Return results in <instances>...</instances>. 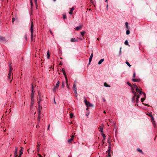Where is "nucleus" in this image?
I'll return each mask as SVG.
<instances>
[{
    "instance_id": "nucleus-16",
    "label": "nucleus",
    "mask_w": 157,
    "mask_h": 157,
    "mask_svg": "<svg viewBox=\"0 0 157 157\" xmlns=\"http://www.w3.org/2000/svg\"><path fill=\"white\" fill-rule=\"evenodd\" d=\"M37 147H38L37 148V152H39V151H40V148L39 147L40 146V144H38V143L37 142Z\"/></svg>"
},
{
    "instance_id": "nucleus-5",
    "label": "nucleus",
    "mask_w": 157,
    "mask_h": 157,
    "mask_svg": "<svg viewBox=\"0 0 157 157\" xmlns=\"http://www.w3.org/2000/svg\"><path fill=\"white\" fill-rule=\"evenodd\" d=\"M42 109V107L40 106V103H39L38 107V113L39 114H41V110Z\"/></svg>"
},
{
    "instance_id": "nucleus-17",
    "label": "nucleus",
    "mask_w": 157,
    "mask_h": 157,
    "mask_svg": "<svg viewBox=\"0 0 157 157\" xmlns=\"http://www.w3.org/2000/svg\"><path fill=\"white\" fill-rule=\"evenodd\" d=\"M132 81H133V82H139L140 81V80L139 79H136L135 78H133L132 79Z\"/></svg>"
},
{
    "instance_id": "nucleus-4",
    "label": "nucleus",
    "mask_w": 157,
    "mask_h": 157,
    "mask_svg": "<svg viewBox=\"0 0 157 157\" xmlns=\"http://www.w3.org/2000/svg\"><path fill=\"white\" fill-rule=\"evenodd\" d=\"M33 21H32L31 22V29H30L32 38H33L32 35L33 34Z\"/></svg>"
},
{
    "instance_id": "nucleus-46",
    "label": "nucleus",
    "mask_w": 157,
    "mask_h": 157,
    "mask_svg": "<svg viewBox=\"0 0 157 157\" xmlns=\"http://www.w3.org/2000/svg\"><path fill=\"white\" fill-rule=\"evenodd\" d=\"M30 4H31V7L32 8V6H33V3L32 2V0H30Z\"/></svg>"
},
{
    "instance_id": "nucleus-61",
    "label": "nucleus",
    "mask_w": 157,
    "mask_h": 157,
    "mask_svg": "<svg viewBox=\"0 0 157 157\" xmlns=\"http://www.w3.org/2000/svg\"><path fill=\"white\" fill-rule=\"evenodd\" d=\"M34 1L35 3V4L36 5L37 4V0H34Z\"/></svg>"
},
{
    "instance_id": "nucleus-50",
    "label": "nucleus",
    "mask_w": 157,
    "mask_h": 157,
    "mask_svg": "<svg viewBox=\"0 0 157 157\" xmlns=\"http://www.w3.org/2000/svg\"><path fill=\"white\" fill-rule=\"evenodd\" d=\"M34 86H33V85H32V90L33 89V91H34Z\"/></svg>"
},
{
    "instance_id": "nucleus-33",
    "label": "nucleus",
    "mask_w": 157,
    "mask_h": 157,
    "mask_svg": "<svg viewBox=\"0 0 157 157\" xmlns=\"http://www.w3.org/2000/svg\"><path fill=\"white\" fill-rule=\"evenodd\" d=\"M136 97L133 96L132 98V101L133 102H134L135 101V98Z\"/></svg>"
},
{
    "instance_id": "nucleus-25",
    "label": "nucleus",
    "mask_w": 157,
    "mask_h": 157,
    "mask_svg": "<svg viewBox=\"0 0 157 157\" xmlns=\"http://www.w3.org/2000/svg\"><path fill=\"white\" fill-rule=\"evenodd\" d=\"M18 147H15L14 154H17V151H18Z\"/></svg>"
},
{
    "instance_id": "nucleus-54",
    "label": "nucleus",
    "mask_w": 157,
    "mask_h": 157,
    "mask_svg": "<svg viewBox=\"0 0 157 157\" xmlns=\"http://www.w3.org/2000/svg\"><path fill=\"white\" fill-rule=\"evenodd\" d=\"M151 117V121H153V120H154V117H153V116H152Z\"/></svg>"
},
{
    "instance_id": "nucleus-21",
    "label": "nucleus",
    "mask_w": 157,
    "mask_h": 157,
    "mask_svg": "<svg viewBox=\"0 0 157 157\" xmlns=\"http://www.w3.org/2000/svg\"><path fill=\"white\" fill-rule=\"evenodd\" d=\"M104 86H105V87H110V86L109 85H108L107 83L106 82H105L104 83Z\"/></svg>"
},
{
    "instance_id": "nucleus-19",
    "label": "nucleus",
    "mask_w": 157,
    "mask_h": 157,
    "mask_svg": "<svg viewBox=\"0 0 157 157\" xmlns=\"http://www.w3.org/2000/svg\"><path fill=\"white\" fill-rule=\"evenodd\" d=\"M140 98V95H138L137 96L136 98V103H138L139 101V99Z\"/></svg>"
},
{
    "instance_id": "nucleus-62",
    "label": "nucleus",
    "mask_w": 157,
    "mask_h": 157,
    "mask_svg": "<svg viewBox=\"0 0 157 157\" xmlns=\"http://www.w3.org/2000/svg\"><path fill=\"white\" fill-rule=\"evenodd\" d=\"M37 155L38 156H39L40 157H41V156H42L40 154H38Z\"/></svg>"
},
{
    "instance_id": "nucleus-27",
    "label": "nucleus",
    "mask_w": 157,
    "mask_h": 157,
    "mask_svg": "<svg viewBox=\"0 0 157 157\" xmlns=\"http://www.w3.org/2000/svg\"><path fill=\"white\" fill-rule=\"evenodd\" d=\"M31 105H33V104L34 103V99H31Z\"/></svg>"
},
{
    "instance_id": "nucleus-3",
    "label": "nucleus",
    "mask_w": 157,
    "mask_h": 157,
    "mask_svg": "<svg viewBox=\"0 0 157 157\" xmlns=\"http://www.w3.org/2000/svg\"><path fill=\"white\" fill-rule=\"evenodd\" d=\"M109 149L108 150L106 151L107 154V156L108 157H111V155H110V151H111V146L110 145V144L109 146L108 147Z\"/></svg>"
},
{
    "instance_id": "nucleus-12",
    "label": "nucleus",
    "mask_w": 157,
    "mask_h": 157,
    "mask_svg": "<svg viewBox=\"0 0 157 157\" xmlns=\"http://www.w3.org/2000/svg\"><path fill=\"white\" fill-rule=\"evenodd\" d=\"M13 69L12 68L11 66H10V69L9 71V72L8 75H11L12 74H13L12 73V70Z\"/></svg>"
},
{
    "instance_id": "nucleus-36",
    "label": "nucleus",
    "mask_w": 157,
    "mask_h": 157,
    "mask_svg": "<svg viewBox=\"0 0 157 157\" xmlns=\"http://www.w3.org/2000/svg\"><path fill=\"white\" fill-rule=\"evenodd\" d=\"M130 33V32L129 30H128L126 31V34L127 35H128Z\"/></svg>"
},
{
    "instance_id": "nucleus-22",
    "label": "nucleus",
    "mask_w": 157,
    "mask_h": 157,
    "mask_svg": "<svg viewBox=\"0 0 157 157\" xmlns=\"http://www.w3.org/2000/svg\"><path fill=\"white\" fill-rule=\"evenodd\" d=\"M82 28V26H79L75 28V29L76 30H78L80 29H81Z\"/></svg>"
},
{
    "instance_id": "nucleus-56",
    "label": "nucleus",
    "mask_w": 157,
    "mask_h": 157,
    "mask_svg": "<svg viewBox=\"0 0 157 157\" xmlns=\"http://www.w3.org/2000/svg\"><path fill=\"white\" fill-rule=\"evenodd\" d=\"M38 96H39V98H40V94L39 92L38 93Z\"/></svg>"
},
{
    "instance_id": "nucleus-26",
    "label": "nucleus",
    "mask_w": 157,
    "mask_h": 157,
    "mask_svg": "<svg viewBox=\"0 0 157 157\" xmlns=\"http://www.w3.org/2000/svg\"><path fill=\"white\" fill-rule=\"evenodd\" d=\"M147 114L148 115V116L150 117H151L152 116V113H151L148 112L147 113Z\"/></svg>"
},
{
    "instance_id": "nucleus-42",
    "label": "nucleus",
    "mask_w": 157,
    "mask_h": 157,
    "mask_svg": "<svg viewBox=\"0 0 157 157\" xmlns=\"http://www.w3.org/2000/svg\"><path fill=\"white\" fill-rule=\"evenodd\" d=\"M127 84L131 87L132 86V85L129 82H127Z\"/></svg>"
},
{
    "instance_id": "nucleus-39",
    "label": "nucleus",
    "mask_w": 157,
    "mask_h": 157,
    "mask_svg": "<svg viewBox=\"0 0 157 157\" xmlns=\"http://www.w3.org/2000/svg\"><path fill=\"white\" fill-rule=\"evenodd\" d=\"M78 41V40H71V42H77Z\"/></svg>"
},
{
    "instance_id": "nucleus-51",
    "label": "nucleus",
    "mask_w": 157,
    "mask_h": 157,
    "mask_svg": "<svg viewBox=\"0 0 157 157\" xmlns=\"http://www.w3.org/2000/svg\"><path fill=\"white\" fill-rule=\"evenodd\" d=\"M143 104L144 105H145V106H149V105L148 104H145L144 103H143Z\"/></svg>"
},
{
    "instance_id": "nucleus-7",
    "label": "nucleus",
    "mask_w": 157,
    "mask_h": 157,
    "mask_svg": "<svg viewBox=\"0 0 157 157\" xmlns=\"http://www.w3.org/2000/svg\"><path fill=\"white\" fill-rule=\"evenodd\" d=\"M34 94V92L33 91V89L32 90V93L31 95V99H34L33 97Z\"/></svg>"
},
{
    "instance_id": "nucleus-13",
    "label": "nucleus",
    "mask_w": 157,
    "mask_h": 157,
    "mask_svg": "<svg viewBox=\"0 0 157 157\" xmlns=\"http://www.w3.org/2000/svg\"><path fill=\"white\" fill-rule=\"evenodd\" d=\"M21 148V149L19 151H20V155H21L22 154H23V148L22 147H20Z\"/></svg>"
},
{
    "instance_id": "nucleus-2",
    "label": "nucleus",
    "mask_w": 157,
    "mask_h": 157,
    "mask_svg": "<svg viewBox=\"0 0 157 157\" xmlns=\"http://www.w3.org/2000/svg\"><path fill=\"white\" fill-rule=\"evenodd\" d=\"M84 102L86 106L88 107L89 106L92 107L93 106V105L88 102L86 99H85L84 100Z\"/></svg>"
},
{
    "instance_id": "nucleus-37",
    "label": "nucleus",
    "mask_w": 157,
    "mask_h": 157,
    "mask_svg": "<svg viewBox=\"0 0 157 157\" xmlns=\"http://www.w3.org/2000/svg\"><path fill=\"white\" fill-rule=\"evenodd\" d=\"M57 88H56V87H55L53 88V91H54V92H55L56 90L57 89Z\"/></svg>"
},
{
    "instance_id": "nucleus-58",
    "label": "nucleus",
    "mask_w": 157,
    "mask_h": 157,
    "mask_svg": "<svg viewBox=\"0 0 157 157\" xmlns=\"http://www.w3.org/2000/svg\"><path fill=\"white\" fill-rule=\"evenodd\" d=\"M74 92L75 93V94H76L77 95V90H74Z\"/></svg>"
},
{
    "instance_id": "nucleus-29",
    "label": "nucleus",
    "mask_w": 157,
    "mask_h": 157,
    "mask_svg": "<svg viewBox=\"0 0 157 157\" xmlns=\"http://www.w3.org/2000/svg\"><path fill=\"white\" fill-rule=\"evenodd\" d=\"M126 63L129 67H130L131 66V65L129 64V63L127 61H126L125 62Z\"/></svg>"
},
{
    "instance_id": "nucleus-57",
    "label": "nucleus",
    "mask_w": 157,
    "mask_h": 157,
    "mask_svg": "<svg viewBox=\"0 0 157 157\" xmlns=\"http://www.w3.org/2000/svg\"><path fill=\"white\" fill-rule=\"evenodd\" d=\"M74 92L75 93V94H76L77 95V90H74Z\"/></svg>"
},
{
    "instance_id": "nucleus-31",
    "label": "nucleus",
    "mask_w": 157,
    "mask_h": 157,
    "mask_svg": "<svg viewBox=\"0 0 157 157\" xmlns=\"http://www.w3.org/2000/svg\"><path fill=\"white\" fill-rule=\"evenodd\" d=\"M42 100L40 98H40H39V101L38 102V104L39 105V103H40V101H42Z\"/></svg>"
},
{
    "instance_id": "nucleus-63",
    "label": "nucleus",
    "mask_w": 157,
    "mask_h": 157,
    "mask_svg": "<svg viewBox=\"0 0 157 157\" xmlns=\"http://www.w3.org/2000/svg\"><path fill=\"white\" fill-rule=\"evenodd\" d=\"M103 102H105V99L104 98H103Z\"/></svg>"
},
{
    "instance_id": "nucleus-60",
    "label": "nucleus",
    "mask_w": 157,
    "mask_h": 157,
    "mask_svg": "<svg viewBox=\"0 0 157 157\" xmlns=\"http://www.w3.org/2000/svg\"><path fill=\"white\" fill-rule=\"evenodd\" d=\"M152 123L154 124V126H155V121L154 120H153L151 121Z\"/></svg>"
},
{
    "instance_id": "nucleus-64",
    "label": "nucleus",
    "mask_w": 157,
    "mask_h": 157,
    "mask_svg": "<svg viewBox=\"0 0 157 157\" xmlns=\"http://www.w3.org/2000/svg\"><path fill=\"white\" fill-rule=\"evenodd\" d=\"M17 154H14V157H17Z\"/></svg>"
},
{
    "instance_id": "nucleus-6",
    "label": "nucleus",
    "mask_w": 157,
    "mask_h": 157,
    "mask_svg": "<svg viewBox=\"0 0 157 157\" xmlns=\"http://www.w3.org/2000/svg\"><path fill=\"white\" fill-rule=\"evenodd\" d=\"M93 57V53H92V54H91V55L90 56V57L89 58V63H88L89 65H90V63Z\"/></svg>"
},
{
    "instance_id": "nucleus-15",
    "label": "nucleus",
    "mask_w": 157,
    "mask_h": 157,
    "mask_svg": "<svg viewBox=\"0 0 157 157\" xmlns=\"http://www.w3.org/2000/svg\"><path fill=\"white\" fill-rule=\"evenodd\" d=\"M8 79H10V78H12V79H11V80L10 81V83H11V82H12V80H13V76H12L11 77V75H8Z\"/></svg>"
},
{
    "instance_id": "nucleus-1",
    "label": "nucleus",
    "mask_w": 157,
    "mask_h": 157,
    "mask_svg": "<svg viewBox=\"0 0 157 157\" xmlns=\"http://www.w3.org/2000/svg\"><path fill=\"white\" fill-rule=\"evenodd\" d=\"M62 71L63 74L64 75L65 77V79H66V83H67V88H68V89H69V86H68V83H67V82H67V77L66 75V73H65V70H64V68H62Z\"/></svg>"
},
{
    "instance_id": "nucleus-24",
    "label": "nucleus",
    "mask_w": 157,
    "mask_h": 157,
    "mask_svg": "<svg viewBox=\"0 0 157 157\" xmlns=\"http://www.w3.org/2000/svg\"><path fill=\"white\" fill-rule=\"evenodd\" d=\"M47 56L48 58L49 59L50 57L49 51H48L47 52Z\"/></svg>"
},
{
    "instance_id": "nucleus-28",
    "label": "nucleus",
    "mask_w": 157,
    "mask_h": 157,
    "mask_svg": "<svg viewBox=\"0 0 157 157\" xmlns=\"http://www.w3.org/2000/svg\"><path fill=\"white\" fill-rule=\"evenodd\" d=\"M134 95V96L136 97L137 96V93L135 91H133V93H132Z\"/></svg>"
},
{
    "instance_id": "nucleus-59",
    "label": "nucleus",
    "mask_w": 157,
    "mask_h": 157,
    "mask_svg": "<svg viewBox=\"0 0 157 157\" xmlns=\"http://www.w3.org/2000/svg\"><path fill=\"white\" fill-rule=\"evenodd\" d=\"M142 93L144 95L145 98H146V94L144 92H142Z\"/></svg>"
},
{
    "instance_id": "nucleus-20",
    "label": "nucleus",
    "mask_w": 157,
    "mask_h": 157,
    "mask_svg": "<svg viewBox=\"0 0 157 157\" xmlns=\"http://www.w3.org/2000/svg\"><path fill=\"white\" fill-rule=\"evenodd\" d=\"M59 84H60V83H59V81H58L57 82V83L56 85V86L55 87H56V88H58L59 86Z\"/></svg>"
},
{
    "instance_id": "nucleus-10",
    "label": "nucleus",
    "mask_w": 157,
    "mask_h": 157,
    "mask_svg": "<svg viewBox=\"0 0 157 157\" xmlns=\"http://www.w3.org/2000/svg\"><path fill=\"white\" fill-rule=\"evenodd\" d=\"M74 7H72V8H71V9H70V11L69 12V13L71 15L72 14H73V11L74 10Z\"/></svg>"
},
{
    "instance_id": "nucleus-55",
    "label": "nucleus",
    "mask_w": 157,
    "mask_h": 157,
    "mask_svg": "<svg viewBox=\"0 0 157 157\" xmlns=\"http://www.w3.org/2000/svg\"><path fill=\"white\" fill-rule=\"evenodd\" d=\"M74 136H73V135L72 136H71V139H72V140H73V139H74Z\"/></svg>"
},
{
    "instance_id": "nucleus-45",
    "label": "nucleus",
    "mask_w": 157,
    "mask_h": 157,
    "mask_svg": "<svg viewBox=\"0 0 157 157\" xmlns=\"http://www.w3.org/2000/svg\"><path fill=\"white\" fill-rule=\"evenodd\" d=\"M131 90L132 91V92L133 93V91H134V88L132 86L131 87Z\"/></svg>"
},
{
    "instance_id": "nucleus-23",
    "label": "nucleus",
    "mask_w": 157,
    "mask_h": 157,
    "mask_svg": "<svg viewBox=\"0 0 157 157\" xmlns=\"http://www.w3.org/2000/svg\"><path fill=\"white\" fill-rule=\"evenodd\" d=\"M125 25L126 26V28L127 29H129V28L128 26V23L127 22H126L125 23Z\"/></svg>"
},
{
    "instance_id": "nucleus-44",
    "label": "nucleus",
    "mask_w": 157,
    "mask_h": 157,
    "mask_svg": "<svg viewBox=\"0 0 157 157\" xmlns=\"http://www.w3.org/2000/svg\"><path fill=\"white\" fill-rule=\"evenodd\" d=\"M33 107V105H30V109L31 110H32V109L33 110L34 109Z\"/></svg>"
},
{
    "instance_id": "nucleus-9",
    "label": "nucleus",
    "mask_w": 157,
    "mask_h": 157,
    "mask_svg": "<svg viewBox=\"0 0 157 157\" xmlns=\"http://www.w3.org/2000/svg\"><path fill=\"white\" fill-rule=\"evenodd\" d=\"M136 91L139 93L140 95H141L142 94V92L141 90H139V89H138V87H137V88L136 89Z\"/></svg>"
},
{
    "instance_id": "nucleus-14",
    "label": "nucleus",
    "mask_w": 157,
    "mask_h": 157,
    "mask_svg": "<svg viewBox=\"0 0 157 157\" xmlns=\"http://www.w3.org/2000/svg\"><path fill=\"white\" fill-rule=\"evenodd\" d=\"M104 61V59H101L98 62V64L99 65L101 64L102 62Z\"/></svg>"
},
{
    "instance_id": "nucleus-40",
    "label": "nucleus",
    "mask_w": 157,
    "mask_h": 157,
    "mask_svg": "<svg viewBox=\"0 0 157 157\" xmlns=\"http://www.w3.org/2000/svg\"><path fill=\"white\" fill-rule=\"evenodd\" d=\"M145 98H145V97L144 98H141V101L142 102H143V101H144V100H145Z\"/></svg>"
},
{
    "instance_id": "nucleus-43",
    "label": "nucleus",
    "mask_w": 157,
    "mask_h": 157,
    "mask_svg": "<svg viewBox=\"0 0 157 157\" xmlns=\"http://www.w3.org/2000/svg\"><path fill=\"white\" fill-rule=\"evenodd\" d=\"M136 75L135 73H134L133 76V78H135L136 77Z\"/></svg>"
},
{
    "instance_id": "nucleus-34",
    "label": "nucleus",
    "mask_w": 157,
    "mask_h": 157,
    "mask_svg": "<svg viewBox=\"0 0 157 157\" xmlns=\"http://www.w3.org/2000/svg\"><path fill=\"white\" fill-rule=\"evenodd\" d=\"M137 150L138 151H139L141 153H142V152H143L142 151V150H140V149L139 148H137Z\"/></svg>"
},
{
    "instance_id": "nucleus-38",
    "label": "nucleus",
    "mask_w": 157,
    "mask_h": 157,
    "mask_svg": "<svg viewBox=\"0 0 157 157\" xmlns=\"http://www.w3.org/2000/svg\"><path fill=\"white\" fill-rule=\"evenodd\" d=\"M101 133V135L103 137V138H104V139H105V135L104 134V133H103V132L102 133Z\"/></svg>"
},
{
    "instance_id": "nucleus-32",
    "label": "nucleus",
    "mask_w": 157,
    "mask_h": 157,
    "mask_svg": "<svg viewBox=\"0 0 157 157\" xmlns=\"http://www.w3.org/2000/svg\"><path fill=\"white\" fill-rule=\"evenodd\" d=\"M72 140V139H68V143H70Z\"/></svg>"
},
{
    "instance_id": "nucleus-18",
    "label": "nucleus",
    "mask_w": 157,
    "mask_h": 157,
    "mask_svg": "<svg viewBox=\"0 0 157 157\" xmlns=\"http://www.w3.org/2000/svg\"><path fill=\"white\" fill-rule=\"evenodd\" d=\"M40 114H39V113H38L37 119H38V121L39 122L40 121Z\"/></svg>"
},
{
    "instance_id": "nucleus-35",
    "label": "nucleus",
    "mask_w": 157,
    "mask_h": 157,
    "mask_svg": "<svg viewBox=\"0 0 157 157\" xmlns=\"http://www.w3.org/2000/svg\"><path fill=\"white\" fill-rule=\"evenodd\" d=\"M124 44L126 45H128V41L127 40L124 42Z\"/></svg>"
},
{
    "instance_id": "nucleus-30",
    "label": "nucleus",
    "mask_w": 157,
    "mask_h": 157,
    "mask_svg": "<svg viewBox=\"0 0 157 157\" xmlns=\"http://www.w3.org/2000/svg\"><path fill=\"white\" fill-rule=\"evenodd\" d=\"M70 117L71 118H73V117H74L73 114L71 113H70Z\"/></svg>"
},
{
    "instance_id": "nucleus-49",
    "label": "nucleus",
    "mask_w": 157,
    "mask_h": 157,
    "mask_svg": "<svg viewBox=\"0 0 157 157\" xmlns=\"http://www.w3.org/2000/svg\"><path fill=\"white\" fill-rule=\"evenodd\" d=\"M62 86L63 88H64V83L63 82H62Z\"/></svg>"
},
{
    "instance_id": "nucleus-48",
    "label": "nucleus",
    "mask_w": 157,
    "mask_h": 157,
    "mask_svg": "<svg viewBox=\"0 0 157 157\" xmlns=\"http://www.w3.org/2000/svg\"><path fill=\"white\" fill-rule=\"evenodd\" d=\"M15 21V18L14 17H13L12 18V22L13 23V22L14 21Z\"/></svg>"
},
{
    "instance_id": "nucleus-11",
    "label": "nucleus",
    "mask_w": 157,
    "mask_h": 157,
    "mask_svg": "<svg viewBox=\"0 0 157 157\" xmlns=\"http://www.w3.org/2000/svg\"><path fill=\"white\" fill-rule=\"evenodd\" d=\"M103 124H102L101 125V126L100 127V131L102 133L103 132Z\"/></svg>"
},
{
    "instance_id": "nucleus-8",
    "label": "nucleus",
    "mask_w": 157,
    "mask_h": 157,
    "mask_svg": "<svg viewBox=\"0 0 157 157\" xmlns=\"http://www.w3.org/2000/svg\"><path fill=\"white\" fill-rule=\"evenodd\" d=\"M77 85V84L76 82H74L73 85V89L74 90H77L76 86Z\"/></svg>"
},
{
    "instance_id": "nucleus-41",
    "label": "nucleus",
    "mask_w": 157,
    "mask_h": 157,
    "mask_svg": "<svg viewBox=\"0 0 157 157\" xmlns=\"http://www.w3.org/2000/svg\"><path fill=\"white\" fill-rule=\"evenodd\" d=\"M85 33V32L84 31H83V32H82L81 33V35H82V36H83L84 34Z\"/></svg>"
},
{
    "instance_id": "nucleus-52",
    "label": "nucleus",
    "mask_w": 157,
    "mask_h": 157,
    "mask_svg": "<svg viewBox=\"0 0 157 157\" xmlns=\"http://www.w3.org/2000/svg\"><path fill=\"white\" fill-rule=\"evenodd\" d=\"M133 86H134L136 88H137V87H138L136 85V84H133Z\"/></svg>"
},
{
    "instance_id": "nucleus-53",
    "label": "nucleus",
    "mask_w": 157,
    "mask_h": 157,
    "mask_svg": "<svg viewBox=\"0 0 157 157\" xmlns=\"http://www.w3.org/2000/svg\"><path fill=\"white\" fill-rule=\"evenodd\" d=\"M4 38L3 37L1 36H0V39L2 40V39H4Z\"/></svg>"
},
{
    "instance_id": "nucleus-47",
    "label": "nucleus",
    "mask_w": 157,
    "mask_h": 157,
    "mask_svg": "<svg viewBox=\"0 0 157 157\" xmlns=\"http://www.w3.org/2000/svg\"><path fill=\"white\" fill-rule=\"evenodd\" d=\"M63 18L64 19H66V18L65 14H63Z\"/></svg>"
}]
</instances>
